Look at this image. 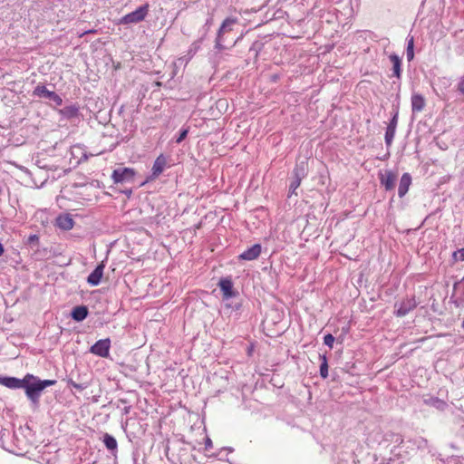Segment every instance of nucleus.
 I'll use <instances>...</instances> for the list:
<instances>
[{
    "label": "nucleus",
    "mask_w": 464,
    "mask_h": 464,
    "mask_svg": "<svg viewBox=\"0 0 464 464\" xmlns=\"http://www.w3.org/2000/svg\"><path fill=\"white\" fill-rule=\"evenodd\" d=\"M26 382L24 384L23 389L25 391L27 398L35 406L39 404V399L42 392L56 383L55 380H40L38 377L27 373L24 376Z\"/></svg>",
    "instance_id": "f257e3e1"
},
{
    "label": "nucleus",
    "mask_w": 464,
    "mask_h": 464,
    "mask_svg": "<svg viewBox=\"0 0 464 464\" xmlns=\"http://www.w3.org/2000/svg\"><path fill=\"white\" fill-rule=\"evenodd\" d=\"M149 12V5L145 4L138 7L135 11L122 16L120 20L121 24H137L143 21Z\"/></svg>",
    "instance_id": "f03ea898"
},
{
    "label": "nucleus",
    "mask_w": 464,
    "mask_h": 464,
    "mask_svg": "<svg viewBox=\"0 0 464 464\" xmlns=\"http://www.w3.org/2000/svg\"><path fill=\"white\" fill-rule=\"evenodd\" d=\"M33 96L45 98L53 102L57 106L63 104V99L53 91H49L44 85L38 84L33 91Z\"/></svg>",
    "instance_id": "7ed1b4c3"
},
{
    "label": "nucleus",
    "mask_w": 464,
    "mask_h": 464,
    "mask_svg": "<svg viewBox=\"0 0 464 464\" xmlns=\"http://www.w3.org/2000/svg\"><path fill=\"white\" fill-rule=\"evenodd\" d=\"M135 170L130 168H118L113 170L111 179L114 183H126L133 181Z\"/></svg>",
    "instance_id": "20e7f679"
},
{
    "label": "nucleus",
    "mask_w": 464,
    "mask_h": 464,
    "mask_svg": "<svg viewBox=\"0 0 464 464\" xmlns=\"http://www.w3.org/2000/svg\"><path fill=\"white\" fill-rule=\"evenodd\" d=\"M417 306V302L414 297L405 298L401 302L394 304L396 308L394 314L398 317H403Z\"/></svg>",
    "instance_id": "39448f33"
},
{
    "label": "nucleus",
    "mask_w": 464,
    "mask_h": 464,
    "mask_svg": "<svg viewBox=\"0 0 464 464\" xmlns=\"http://www.w3.org/2000/svg\"><path fill=\"white\" fill-rule=\"evenodd\" d=\"M111 348V340L109 338L97 341L90 348V353L97 356L106 358L109 356Z\"/></svg>",
    "instance_id": "423d86ee"
},
{
    "label": "nucleus",
    "mask_w": 464,
    "mask_h": 464,
    "mask_svg": "<svg viewBox=\"0 0 464 464\" xmlns=\"http://www.w3.org/2000/svg\"><path fill=\"white\" fill-rule=\"evenodd\" d=\"M451 299L458 307L464 304V276L454 284Z\"/></svg>",
    "instance_id": "0eeeda50"
},
{
    "label": "nucleus",
    "mask_w": 464,
    "mask_h": 464,
    "mask_svg": "<svg viewBox=\"0 0 464 464\" xmlns=\"http://www.w3.org/2000/svg\"><path fill=\"white\" fill-rule=\"evenodd\" d=\"M218 286L223 293L224 300H228L237 295V293L233 289L232 280L228 277L221 278L219 280Z\"/></svg>",
    "instance_id": "6e6552de"
},
{
    "label": "nucleus",
    "mask_w": 464,
    "mask_h": 464,
    "mask_svg": "<svg viewBox=\"0 0 464 464\" xmlns=\"http://www.w3.org/2000/svg\"><path fill=\"white\" fill-rule=\"evenodd\" d=\"M381 184L385 188L387 191L393 190L395 188V182L397 175L392 170H385L384 173L379 174Z\"/></svg>",
    "instance_id": "1a4fd4ad"
},
{
    "label": "nucleus",
    "mask_w": 464,
    "mask_h": 464,
    "mask_svg": "<svg viewBox=\"0 0 464 464\" xmlns=\"http://www.w3.org/2000/svg\"><path fill=\"white\" fill-rule=\"evenodd\" d=\"M262 246L260 244H255L251 247L245 250L238 256L240 260L252 261L256 260L261 254Z\"/></svg>",
    "instance_id": "9d476101"
},
{
    "label": "nucleus",
    "mask_w": 464,
    "mask_h": 464,
    "mask_svg": "<svg viewBox=\"0 0 464 464\" xmlns=\"http://www.w3.org/2000/svg\"><path fill=\"white\" fill-rule=\"evenodd\" d=\"M25 382L24 377L19 379L16 377L0 376V384L9 389H23Z\"/></svg>",
    "instance_id": "9b49d317"
},
{
    "label": "nucleus",
    "mask_w": 464,
    "mask_h": 464,
    "mask_svg": "<svg viewBox=\"0 0 464 464\" xmlns=\"http://www.w3.org/2000/svg\"><path fill=\"white\" fill-rule=\"evenodd\" d=\"M55 225L63 230H70L74 226V220L70 214L59 215L56 218Z\"/></svg>",
    "instance_id": "f8f14e48"
},
{
    "label": "nucleus",
    "mask_w": 464,
    "mask_h": 464,
    "mask_svg": "<svg viewBox=\"0 0 464 464\" xmlns=\"http://www.w3.org/2000/svg\"><path fill=\"white\" fill-rule=\"evenodd\" d=\"M104 265H98L95 269L88 276L87 282L91 285L96 286L101 283L103 275Z\"/></svg>",
    "instance_id": "ddd939ff"
},
{
    "label": "nucleus",
    "mask_w": 464,
    "mask_h": 464,
    "mask_svg": "<svg viewBox=\"0 0 464 464\" xmlns=\"http://www.w3.org/2000/svg\"><path fill=\"white\" fill-rule=\"evenodd\" d=\"M423 403L425 405H428V406H430V407H433L435 409H437L438 411H443L447 409L448 407V404L445 401L443 400H440V398L438 397H429V398H424L423 399Z\"/></svg>",
    "instance_id": "4468645a"
},
{
    "label": "nucleus",
    "mask_w": 464,
    "mask_h": 464,
    "mask_svg": "<svg viewBox=\"0 0 464 464\" xmlns=\"http://www.w3.org/2000/svg\"><path fill=\"white\" fill-rule=\"evenodd\" d=\"M411 184V175L409 173L402 174L401 180H400L399 188H398V195L400 198H402L407 194Z\"/></svg>",
    "instance_id": "2eb2a0df"
},
{
    "label": "nucleus",
    "mask_w": 464,
    "mask_h": 464,
    "mask_svg": "<svg viewBox=\"0 0 464 464\" xmlns=\"http://www.w3.org/2000/svg\"><path fill=\"white\" fill-rule=\"evenodd\" d=\"M412 112H420L425 107V99L420 93H413L411 99Z\"/></svg>",
    "instance_id": "dca6fc26"
},
{
    "label": "nucleus",
    "mask_w": 464,
    "mask_h": 464,
    "mask_svg": "<svg viewBox=\"0 0 464 464\" xmlns=\"http://www.w3.org/2000/svg\"><path fill=\"white\" fill-rule=\"evenodd\" d=\"M167 165V160L164 155L160 154L154 161L152 166V176L157 178L160 176Z\"/></svg>",
    "instance_id": "f3484780"
},
{
    "label": "nucleus",
    "mask_w": 464,
    "mask_h": 464,
    "mask_svg": "<svg viewBox=\"0 0 464 464\" xmlns=\"http://www.w3.org/2000/svg\"><path fill=\"white\" fill-rule=\"evenodd\" d=\"M88 314H89V310H88L87 306L78 305L72 309V311L71 313V316L74 321L82 322L88 316Z\"/></svg>",
    "instance_id": "a211bd4d"
},
{
    "label": "nucleus",
    "mask_w": 464,
    "mask_h": 464,
    "mask_svg": "<svg viewBox=\"0 0 464 464\" xmlns=\"http://www.w3.org/2000/svg\"><path fill=\"white\" fill-rule=\"evenodd\" d=\"M390 61L392 63V75L396 78L400 79L401 74V60L396 53H392L390 56Z\"/></svg>",
    "instance_id": "6ab92c4d"
},
{
    "label": "nucleus",
    "mask_w": 464,
    "mask_h": 464,
    "mask_svg": "<svg viewBox=\"0 0 464 464\" xmlns=\"http://www.w3.org/2000/svg\"><path fill=\"white\" fill-rule=\"evenodd\" d=\"M60 114L66 119L76 118L79 115V106L72 104L60 110Z\"/></svg>",
    "instance_id": "aec40b11"
},
{
    "label": "nucleus",
    "mask_w": 464,
    "mask_h": 464,
    "mask_svg": "<svg viewBox=\"0 0 464 464\" xmlns=\"http://www.w3.org/2000/svg\"><path fill=\"white\" fill-rule=\"evenodd\" d=\"M306 166H307V163L304 161H302V162L296 164V166L294 169V178L302 180L307 174Z\"/></svg>",
    "instance_id": "412c9836"
},
{
    "label": "nucleus",
    "mask_w": 464,
    "mask_h": 464,
    "mask_svg": "<svg viewBox=\"0 0 464 464\" xmlns=\"http://www.w3.org/2000/svg\"><path fill=\"white\" fill-rule=\"evenodd\" d=\"M236 23H237V19H235V18H231V17L226 18L223 21V23H222V24H221L218 32V34L223 35L226 32L230 31L231 30V26L233 24H235Z\"/></svg>",
    "instance_id": "4be33fe9"
},
{
    "label": "nucleus",
    "mask_w": 464,
    "mask_h": 464,
    "mask_svg": "<svg viewBox=\"0 0 464 464\" xmlns=\"http://www.w3.org/2000/svg\"><path fill=\"white\" fill-rule=\"evenodd\" d=\"M103 443H104L105 447L111 451L117 450V447H118L117 440H115V438L113 436H111L108 433H105L103 436Z\"/></svg>",
    "instance_id": "5701e85b"
},
{
    "label": "nucleus",
    "mask_w": 464,
    "mask_h": 464,
    "mask_svg": "<svg viewBox=\"0 0 464 464\" xmlns=\"http://www.w3.org/2000/svg\"><path fill=\"white\" fill-rule=\"evenodd\" d=\"M406 57L409 62H411L414 58V38H413V36H411L408 38L407 48H406Z\"/></svg>",
    "instance_id": "b1692460"
},
{
    "label": "nucleus",
    "mask_w": 464,
    "mask_h": 464,
    "mask_svg": "<svg viewBox=\"0 0 464 464\" xmlns=\"http://www.w3.org/2000/svg\"><path fill=\"white\" fill-rule=\"evenodd\" d=\"M320 358L322 360L321 365H320V375L323 379H325L328 377V362L327 358L325 355H320Z\"/></svg>",
    "instance_id": "393cba45"
},
{
    "label": "nucleus",
    "mask_w": 464,
    "mask_h": 464,
    "mask_svg": "<svg viewBox=\"0 0 464 464\" xmlns=\"http://www.w3.org/2000/svg\"><path fill=\"white\" fill-rule=\"evenodd\" d=\"M396 130L392 128L387 127L386 132H385V144L387 147H391L395 136Z\"/></svg>",
    "instance_id": "a878e982"
},
{
    "label": "nucleus",
    "mask_w": 464,
    "mask_h": 464,
    "mask_svg": "<svg viewBox=\"0 0 464 464\" xmlns=\"http://www.w3.org/2000/svg\"><path fill=\"white\" fill-rule=\"evenodd\" d=\"M67 383H68L69 386L73 387L74 389H76V390H78L80 392L85 390L89 386V382H77L73 381L72 378H70L67 381Z\"/></svg>",
    "instance_id": "bb28decb"
},
{
    "label": "nucleus",
    "mask_w": 464,
    "mask_h": 464,
    "mask_svg": "<svg viewBox=\"0 0 464 464\" xmlns=\"http://www.w3.org/2000/svg\"><path fill=\"white\" fill-rule=\"evenodd\" d=\"M189 128H183L179 131V137L176 139V143L179 144L181 143L187 137L188 133Z\"/></svg>",
    "instance_id": "cd10ccee"
},
{
    "label": "nucleus",
    "mask_w": 464,
    "mask_h": 464,
    "mask_svg": "<svg viewBox=\"0 0 464 464\" xmlns=\"http://www.w3.org/2000/svg\"><path fill=\"white\" fill-rule=\"evenodd\" d=\"M301 179H295L294 178V179L292 180L290 186H289V191L290 193L292 194H296L295 193V190L297 189V188L300 186L301 184Z\"/></svg>",
    "instance_id": "c85d7f7f"
},
{
    "label": "nucleus",
    "mask_w": 464,
    "mask_h": 464,
    "mask_svg": "<svg viewBox=\"0 0 464 464\" xmlns=\"http://www.w3.org/2000/svg\"><path fill=\"white\" fill-rule=\"evenodd\" d=\"M398 116H399V111H398V110H396L387 127L396 130L397 124H398Z\"/></svg>",
    "instance_id": "c756f323"
},
{
    "label": "nucleus",
    "mask_w": 464,
    "mask_h": 464,
    "mask_svg": "<svg viewBox=\"0 0 464 464\" xmlns=\"http://www.w3.org/2000/svg\"><path fill=\"white\" fill-rule=\"evenodd\" d=\"M334 343V337L333 336V334H328L324 337V343L329 348H333Z\"/></svg>",
    "instance_id": "7c9ffc66"
},
{
    "label": "nucleus",
    "mask_w": 464,
    "mask_h": 464,
    "mask_svg": "<svg viewBox=\"0 0 464 464\" xmlns=\"http://www.w3.org/2000/svg\"><path fill=\"white\" fill-rule=\"evenodd\" d=\"M222 42H223V35L218 34L217 38H216L215 48L219 51L224 50L226 47L223 45Z\"/></svg>",
    "instance_id": "2f4dec72"
},
{
    "label": "nucleus",
    "mask_w": 464,
    "mask_h": 464,
    "mask_svg": "<svg viewBox=\"0 0 464 464\" xmlns=\"http://www.w3.org/2000/svg\"><path fill=\"white\" fill-rule=\"evenodd\" d=\"M27 243L33 246H38L39 237L37 235H30L27 238Z\"/></svg>",
    "instance_id": "473e14b6"
},
{
    "label": "nucleus",
    "mask_w": 464,
    "mask_h": 464,
    "mask_svg": "<svg viewBox=\"0 0 464 464\" xmlns=\"http://www.w3.org/2000/svg\"><path fill=\"white\" fill-rule=\"evenodd\" d=\"M453 257L464 261V247L460 248L453 253Z\"/></svg>",
    "instance_id": "72a5a7b5"
},
{
    "label": "nucleus",
    "mask_w": 464,
    "mask_h": 464,
    "mask_svg": "<svg viewBox=\"0 0 464 464\" xmlns=\"http://www.w3.org/2000/svg\"><path fill=\"white\" fill-rule=\"evenodd\" d=\"M458 91L464 95V75L459 79Z\"/></svg>",
    "instance_id": "f704fd0d"
},
{
    "label": "nucleus",
    "mask_w": 464,
    "mask_h": 464,
    "mask_svg": "<svg viewBox=\"0 0 464 464\" xmlns=\"http://www.w3.org/2000/svg\"><path fill=\"white\" fill-rule=\"evenodd\" d=\"M199 46H200V42H195L192 44L191 49L189 50V53H195L197 52V50L199 48Z\"/></svg>",
    "instance_id": "c9c22d12"
},
{
    "label": "nucleus",
    "mask_w": 464,
    "mask_h": 464,
    "mask_svg": "<svg viewBox=\"0 0 464 464\" xmlns=\"http://www.w3.org/2000/svg\"><path fill=\"white\" fill-rule=\"evenodd\" d=\"M211 448H212V441L208 437H207L206 440H205V450H209Z\"/></svg>",
    "instance_id": "e433bc0d"
},
{
    "label": "nucleus",
    "mask_w": 464,
    "mask_h": 464,
    "mask_svg": "<svg viewBox=\"0 0 464 464\" xmlns=\"http://www.w3.org/2000/svg\"><path fill=\"white\" fill-rule=\"evenodd\" d=\"M4 253V246L2 245V243L0 242V256L3 255Z\"/></svg>",
    "instance_id": "4c0bfd02"
},
{
    "label": "nucleus",
    "mask_w": 464,
    "mask_h": 464,
    "mask_svg": "<svg viewBox=\"0 0 464 464\" xmlns=\"http://www.w3.org/2000/svg\"><path fill=\"white\" fill-rule=\"evenodd\" d=\"M94 32L95 31H93V30H89V31L84 32L82 34H90V33H94Z\"/></svg>",
    "instance_id": "58836bf2"
},
{
    "label": "nucleus",
    "mask_w": 464,
    "mask_h": 464,
    "mask_svg": "<svg viewBox=\"0 0 464 464\" xmlns=\"http://www.w3.org/2000/svg\"><path fill=\"white\" fill-rule=\"evenodd\" d=\"M463 330H464V321L462 322V324H461Z\"/></svg>",
    "instance_id": "ea45409f"
}]
</instances>
